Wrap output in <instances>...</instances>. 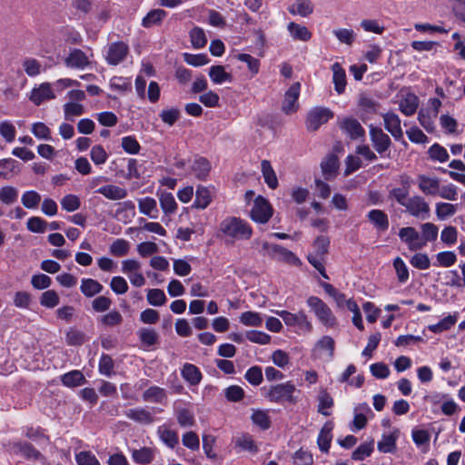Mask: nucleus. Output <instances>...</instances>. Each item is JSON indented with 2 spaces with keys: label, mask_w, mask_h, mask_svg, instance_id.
<instances>
[{
  "label": "nucleus",
  "mask_w": 465,
  "mask_h": 465,
  "mask_svg": "<svg viewBox=\"0 0 465 465\" xmlns=\"http://www.w3.org/2000/svg\"><path fill=\"white\" fill-rule=\"evenodd\" d=\"M288 10L292 15L306 17L313 13V5L311 0H296V3Z\"/></svg>",
  "instance_id": "obj_43"
},
{
  "label": "nucleus",
  "mask_w": 465,
  "mask_h": 465,
  "mask_svg": "<svg viewBox=\"0 0 465 465\" xmlns=\"http://www.w3.org/2000/svg\"><path fill=\"white\" fill-rule=\"evenodd\" d=\"M418 185L420 190L426 195H436L440 190L439 180L424 174L419 175Z\"/></svg>",
  "instance_id": "obj_28"
},
{
  "label": "nucleus",
  "mask_w": 465,
  "mask_h": 465,
  "mask_svg": "<svg viewBox=\"0 0 465 465\" xmlns=\"http://www.w3.org/2000/svg\"><path fill=\"white\" fill-rule=\"evenodd\" d=\"M138 209L142 214L146 215L151 219H157L159 217L157 202L153 197L146 196L139 199Z\"/></svg>",
  "instance_id": "obj_24"
},
{
  "label": "nucleus",
  "mask_w": 465,
  "mask_h": 465,
  "mask_svg": "<svg viewBox=\"0 0 465 465\" xmlns=\"http://www.w3.org/2000/svg\"><path fill=\"white\" fill-rule=\"evenodd\" d=\"M130 249V243L125 239H116L109 247V252L115 257L126 255Z\"/></svg>",
  "instance_id": "obj_58"
},
{
  "label": "nucleus",
  "mask_w": 465,
  "mask_h": 465,
  "mask_svg": "<svg viewBox=\"0 0 465 465\" xmlns=\"http://www.w3.org/2000/svg\"><path fill=\"white\" fill-rule=\"evenodd\" d=\"M41 200V195L36 191L33 190L25 192L21 197L23 205L27 209H36Z\"/></svg>",
  "instance_id": "obj_55"
},
{
  "label": "nucleus",
  "mask_w": 465,
  "mask_h": 465,
  "mask_svg": "<svg viewBox=\"0 0 465 465\" xmlns=\"http://www.w3.org/2000/svg\"><path fill=\"white\" fill-rule=\"evenodd\" d=\"M61 381L64 386L76 387L86 382L84 375L78 370L71 371L61 377Z\"/></svg>",
  "instance_id": "obj_42"
},
{
  "label": "nucleus",
  "mask_w": 465,
  "mask_h": 465,
  "mask_svg": "<svg viewBox=\"0 0 465 465\" xmlns=\"http://www.w3.org/2000/svg\"><path fill=\"white\" fill-rule=\"evenodd\" d=\"M401 187H394L390 190L388 198L397 202L400 205L405 206L410 194L411 182L410 177L403 175L401 177Z\"/></svg>",
  "instance_id": "obj_15"
},
{
  "label": "nucleus",
  "mask_w": 465,
  "mask_h": 465,
  "mask_svg": "<svg viewBox=\"0 0 465 465\" xmlns=\"http://www.w3.org/2000/svg\"><path fill=\"white\" fill-rule=\"evenodd\" d=\"M398 437V430L389 434L383 433L377 444L378 450L382 453H394L397 450Z\"/></svg>",
  "instance_id": "obj_27"
},
{
  "label": "nucleus",
  "mask_w": 465,
  "mask_h": 465,
  "mask_svg": "<svg viewBox=\"0 0 465 465\" xmlns=\"http://www.w3.org/2000/svg\"><path fill=\"white\" fill-rule=\"evenodd\" d=\"M272 214L273 209L269 201L262 195L257 196L251 209V219L257 223L264 224L269 222Z\"/></svg>",
  "instance_id": "obj_7"
},
{
  "label": "nucleus",
  "mask_w": 465,
  "mask_h": 465,
  "mask_svg": "<svg viewBox=\"0 0 465 465\" xmlns=\"http://www.w3.org/2000/svg\"><path fill=\"white\" fill-rule=\"evenodd\" d=\"M160 206L165 214H173L177 210V203L171 193H163L159 197Z\"/></svg>",
  "instance_id": "obj_48"
},
{
  "label": "nucleus",
  "mask_w": 465,
  "mask_h": 465,
  "mask_svg": "<svg viewBox=\"0 0 465 465\" xmlns=\"http://www.w3.org/2000/svg\"><path fill=\"white\" fill-rule=\"evenodd\" d=\"M277 314L287 326L297 327L299 331L310 333L313 330L312 323L303 310L299 311L297 313H292L289 311H279Z\"/></svg>",
  "instance_id": "obj_5"
},
{
  "label": "nucleus",
  "mask_w": 465,
  "mask_h": 465,
  "mask_svg": "<svg viewBox=\"0 0 465 465\" xmlns=\"http://www.w3.org/2000/svg\"><path fill=\"white\" fill-rule=\"evenodd\" d=\"M374 450V440L370 442L361 443L351 453V459L354 460H363L365 458L371 455Z\"/></svg>",
  "instance_id": "obj_53"
},
{
  "label": "nucleus",
  "mask_w": 465,
  "mask_h": 465,
  "mask_svg": "<svg viewBox=\"0 0 465 465\" xmlns=\"http://www.w3.org/2000/svg\"><path fill=\"white\" fill-rule=\"evenodd\" d=\"M190 41L194 49L203 48L207 44V37L203 28L194 26L189 32Z\"/></svg>",
  "instance_id": "obj_46"
},
{
  "label": "nucleus",
  "mask_w": 465,
  "mask_h": 465,
  "mask_svg": "<svg viewBox=\"0 0 465 465\" xmlns=\"http://www.w3.org/2000/svg\"><path fill=\"white\" fill-rule=\"evenodd\" d=\"M400 239L407 243L411 251L420 250L425 242H420V236L414 227H403L399 231Z\"/></svg>",
  "instance_id": "obj_16"
},
{
  "label": "nucleus",
  "mask_w": 465,
  "mask_h": 465,
  "mask_svg": "<svg viewBox=\"0 0 465 465\" xmlns=\"http://www.w3.org/2000/svg\"><path fill=\"white\" fill-rule=\"evenodd\" d=\"M90 62L86 54L78 48L71 49L64 58V64L68 68L84 69Z\"/></svg>",
  "instance_id": "obj_17"
},
{
  "label": "nucleus",
  "mask_w": 465,
  "mask_h": 465,
  "mask_svg": "<svg viewBox=\"0 0 465 465\" xmlns=\"http://www.w3.org/2000/svg\"><path fill=\"white\" fill-rule=\"evenodd\" d=\"M84 113V108L81 104L69 102L64 105V119L74 122L75 116H80Z\"/></svg>",
  "instance_id": "obj_57"
},
{
  "label": "nucleus",
  "mask_w": 465,
  "mask_h": 465,
  "mask_svg": "<svg viewBox=\"0 0 465 465\" xmlns=\"http://www.w3.org/2000/svg\"><path fill=\"white\" fill-rule=\"evenodd\" d=\"M212 82L215 84H222L225 82H232V75L227 73L223 65H213L209 68L208 73Z\"/></svg>",
  "instance_id": "obj_37"
},
{
  "label": "nucleus",
  "mask_w": 465,
  "mask_h": 465,
  "mask_svg": "<svg viewBox=\"0 0 465 465\" xmlns=\"http://www.w3.org/2000/svg\"><path fill=\"white\" fill-rule=\"evenodd\" d=\"M367 219L378 232H384L389 229V217L388 214L382 210H371L367 213Z\"/></svg>",
  "instance_id": "obj_21"
},
{
  "label": "nucleus",
  "mask_w": 465,
  "mask_h": 465,
  "mask_svg": "<svg viewBox=\"0 0 465 465\" xmlns=\"http://www.w3.org/2000/svg\"><path fill=\"white\" fill-rule=\"evenodd\" d=\"M457 321V313L453 315L450 314L441 319L439 322L428 325L427 328L433 333H441L443 331L450 330L456 324Z\"/></svg>",
  "instance_id": "obj_41"
},
{
  "label": "nucleus",
  "mask_w": 465,
  "mask_h": 465,
  "mask_svg": "<svg viewBox=\"0 0 465 465\" xmlns=\"http://www.w3.org/2000/svg\"><path fill=\"white\" fill-rule=\"evenodd\" d=\"M331 70L333 74L332 81L334 84V90L337 94H341L344 93L347 84L345 70L339 63H334L331 65Z\"/></svg>",
  "instance_id": "obj_31"
},
{
  "label": "nucleus",
  "mask_w": 465,
  "mask_h": 465,
  "mask_svg": "<svg viewBox=\"0 0 465 465\" xmlns=\"http://www.w3.org/2000/svg\"><path fill=\"white\" fill-rule=\"evenodd\" d=\"M95 193H100L105 198L113 201L124 199L128 194L125 188L114 184L104 185L98 188Z\"/></svg>",
  "instance_id": "obj_26"
},
{
  "label": "nucleus",
  "mask_w": 465,
  "mask_h": 465,
  "mask_svg": "<svg viewBox=\"0 0 465 465\" xmlns=\"http://www.w3.org/2000/svg\"><path fill=\"white\" fill-rule=\"evenodd\" d=\"M103 288V285L99 282L91 278L83 279L80 286L81 292L86 297L94 296L101 292Z\"/></svg>",
  "instance_id": "obj_45"
},
{
  "label": "nucleus",
  "mask_w": 465,
  "mask_h": 465,
  "mask_svg": "<svg viewBox=\"0 0 465 465\" xmlns=\"http://www.w3.org/2000/svg\"><path fill=\"white\" fill-rule=\"evenodd\" d=\"M260 253L263 256L268 255L272 259H275L291 265L300 266L302 264L301 260L292 251L280 244L263 242L262 243V250L260 251Z\"/></svg>",
  "instance_id": "obj_4"
},
{
  "label": "nucleus",
  "mask_w": 465,
  "mask_h": 465,
  "mask_svg": "<svg viewBox=\"0 0 465 465\" xmlns=\"http://www.w3.org/2000/svg\"><path fill=\"white\" fill-rule=\"evenodd\" d=\"M240 322L245 326L260 327L262 324V319L260 313L247 311L241 314Z\"/></svg>",
  "instance_id": "obj_62"
},
{
  "label": "nucleus",
  "mask_w": 465,
  "mask_h": 465,
  "mask_svg": "<svg viewBox=\"0 0 465 465\" xmlns=\"http://www.w3.org/2000/svg\"><path fill=\"white\" fill-rule=\"evenodd\" d=\"M333 116V112L327 107H314L307 114L305 120L306 128L310 132H315L322 124L332 119Z\"/></svg>",
  "instance_id": "obj_6"
},
{
  "label": "nucleus",
  "mask_w": 465,
  "mask_h": 465,
  "mask_svg": "<svg viewBox=\"0 0 465 465\" xmlns=\"http://www.w3.org/2000/svg\"><path fill=\"white\" fill-rule=\"evenodd\" d=\"M124 415L140 424L149 425L154 422L153 413L142 407L128 409L124 411Z\"/></svg>",
  "instance_id": "obj_22"
},
{
  "label": "nucleus",
  "mask_w": 465,
  "mask_h": 465,
  "mask_svg": "<svg viewBox=\"0 0 465 465\" xmlns=\"http://www.w3.org/2000/svg\"><path fill=\"white\" fill-rule=\"evenodd\" d=\"M420 100L414 93H408L399 104V110L406 116L413 115L418 107Z\"/></svg>",
  "instance_id": "obj_25"
},
{
  "label": "nucleus",
  "mask_w": 465,
  "mask_h": 465,
  "mask_svg": "<svg viewBox=\"0 0 465 465\" xmlns=\"http://www.w3.org/2000/svg\"><path fill=\"white\" fill-rule=\"evenodd\" d=\"M429 156L433 161L445 163L449 160L450 155L445 147L438 143H433L428 150Z\"/></svg>",
  "instance_id": "obj_54"
},
{
  "label": "nucleus",
  "mask_w": 465,
  "mask_h": 465,
  "mask_svg": "<svg viewBox=\"0 0 465 465\" xmlns=\"http://www.w3.org/2000/svg\"><path fill=\"white\" fill-rule=\"evenodd\" d=\"M340 167L339 158L335 153L327 154L321 163V169L326 180L334 178Z\"/></svg>",
  "instance_id": "obj_20"
},
{
  "label": "nucleus",
  "mask_w": 465,
  "mask_h": 465,
  "mask_svg": "<svg viewBox=\"0 0 465 465\" xmlns=\"http://www.w3.org/2000/svg\"><path fill=\"white\" fill-rule=\"evenodd\" d=\"M114 362L112 357L106 353H102L98 362V371L100 374L112 377L114 374Z\"/></svg>",
  "instance_id": "obj_50"
},
{
  "label": "nucleus",
  "mask_w": 465,
  "mask_h": 465,
  "mask_svg": "<svg viewBox=\"0 0 465 465\" xmlns=\"http://www.w3.org/2000/svg\"><path fill=\"white\" fill-rule=\"evenodd\" d=\"M129 54V45L124 41H117L108 45L105 60L110 65H117L124 62Z\"/></svg>",
  "instance_id": "obj_9"
},
{
  "label": "nucleus",
  "mask_w": 465,
  "mask_h": 465,
  "mask_svg": "<svg viewBox=\"0 0 465 465\" xmlns=\"http://www.w3.org/2000/svg\"><path fill=\"white\" fill-rule=\"evenodd\" d=\"M318 412L323 416H330L331 412L328 411L334 405L332 397L326 391H321L318 397Z\"/></svg>",
  "instance_id": "obj_51"
},
{
  "label": "nucleus",
  "mask_w": 465,
  "mask_h": 465,
  "mask_svg": "<svg viewBox=\"0 0 465 465\" xmlns=\"http://www.w3.org/2000/svg\"><path fill=\"white\" fill-rule=\"evenodd\" d=\"M167 16V12L163 9H153L142 20V25L144 28H150L153 25H159Z\"/></svg>",
  "instance_id": "obj_38"
},
{
  "label": "nucleus",
  "mask_w": 465,
  "mask_h": 465,
  "mask_svg": "<svg viewBox=\"0 0 465 465\" xmlns=\"http://www.w3.org/2000/svg\"><path fill=\"white\" fill-rule=\"evenodd\" d=\"M212 202V195L210 190L203 185H198L195 193V199L193 203V208L204 210Z\"/></svg>",
  "instance_id": "obj_33"
},
{
  "label": "nucleus",
  "mask_w": 465,
  "mask_h": 465,
  "mask_svg": "<svg viewBox=\"0 0 465 465\" xmlns=\"http://www.w3.org/2000/svg\"><path fill=\"white\" fill-rule=\"evenodd\" d=\"M296 393H300V391L296 389L292 381H288L272 385L264 395L271 402L295 405L299 401Z\"/></svg>",
  "instance_id": "obj_1"
},
{
  "label": "nucleus",
  "mask_w": 465,
  "mask_h": 465,
  "mask_svg": "<svg viewBox=\"0 0 465 465\" xmlns=\"http://www.w3.org/2000/svg\"><path fill=\"white\" fill-rule=\"evenodd\" d=\"M287 30L294 41L308 42L312 36V32L306 26L295 22H290L287 25Z\"/></svg>",
  "instance_id": "obj_29"
},
{
  "label": "nucleus",
  "mask_w": 465,
  "mask_h": 465,
  "mask_svg": "<svg viewBox=\"0 0 465 465\" xmlns=\"http://www.w3.org/2000/svg\"><path fill=\"white\" fill-rule=\"evenodd\" d=\"M251 420L262 430H267L272 426L271 417L267 410L252 409Z\"/></svg>",
  "instance_id": "obj_34"
},
{
  "label": "nucleus",
  "mask_w": 465,
  "mask_h": 465,
  "mask_svg": "<svg viewBox=\"0 0 465 465\" xmlns=\"http://www.w3.org/2000/svg\"><path fill=\"white\" fill-rule=\"evenodd\" d=\"M9 451L15 454H20L26 459L37 460L40 457V452L28 443H10Z\"/></svg>",
  "instance_id": "obj_30"
},
{
  "label": "nucleus",
  "mask_w": 465,
  "mask_h": 465,
  "mask_svg": "<svg viewBox=\"0 0 465 465\" xmlns=\"http://www.w3.org/2000/svg\"><path fill=\"white\" fill-rule=\"evenodd\" d=\"M123 150L129 154H138L141 151V144L134 135L124 136L121 139Z\"/></svg>",
  "instance_id": "obj_52"
},
{
  "label": "nucleus",
  "mask_w": 465,
  "mask_h": 465,
  "mask_svg": "<svg viewBox=\"0 0 465 465\" xmlns=\"http://www.w3.org/2000/svg\"><path fill=\"white\" fill-rule=\"evenodd\" d=\"M404 207L406 211L414 217L427 219L430 216V206L420 195L410 197Z\"/></svg>",
  "instance_id": "obj_12"
},
{
  "label": "nucleus",
  "mask_w": 465,
  "mask_h": 465,
  "mask_svg": "<svg viewBox=\"0 0 465 465\" xmlns=\"http://www.w3.org/2000/svg\"><path fill=\"white\" fill-rule=\"evenodd\" d=\"M143 400L148 402L164 403L167 400V394L163 388L153 385L143 391Z\"/></svg>",
  "instance_id": "obj_32"
},
{
  "label": "nucleus",
  "mask_w": 465,
  "mask_h": 465,
  "mask_svg": "<svg viewBox=\"0 0 465 465\" xmlns=\"http://www.w3.org/2000/svg\"><path fill=\"white\" fill-rule=\"evenodd\" d=\"M220 231L226 236L236 240H249L252 235V228L245 220L229 216L220 223Z\"/></svg>",
  "instance_id": "obj_2"
},
{
  "label": "nucleus",
  "mask_w": 465,
  "mask_h": 465,
  "mask_svg": "<svg viewBox=\"0 0 465 465\" xmlns=\"http://www.w3.org/2000/svg\"><path fill=\"white\" fill-rule=\"evenodd\" d=\"M20 172L17 161L6 158L0 160V178L11 179Z\"/></svg>",
  "instance_id": "obj_35"
},
{
  "label": "nucleus",
  "mask_w": 465,
  "mask_h": 465,
  "mask_svg": "<svg viewBox=\"0 0 465 465\" xmlns=\"http://www.w3.org/2000/svg\"><path fill=\"white\" fill-rule=\"evenodd\" d=\"M139 340L143 345L151 347L158 341V334L153 329L143 328L138 331Z\"/></svg>",
  "instance_id": "obj_61"
},
{
  "label": "nucleus",
  "mask_w": 465,
  "mask_h": 465,
  "mask_svg": "<svg viewBox=\"0 0 465 465\" xmlns=\"http://www.w3.org/2000/svg\"><path fill=\"white\" fill-rule=\"evenodd\" d=\"M334 428V423L331 420L326 421L317 437V444L322 452H329L331 440H332V430Z\"/></svg>",
  "instance_id": "obj_19"
},
{
  "label": "nucleus",
  "mask_w": 465,
  "mask_h": 465,
  "mask_svg": "<svg viewBox=\"0 0 465 465\" xmlns=\"http://www.w3.org/2000/svg\"><path fill=\"white\" fill-rule=\"evenodd\" d=\"M158 433L161 440L169 448L174 449L179 443V435L175 430L159 427Z\"/></svg>",
  "instance_id": "obj_47"
},
{
  "label": "nucleus",
  "mask_w": 465,
  "mask_h": 465,
  "mask_svg": "<svg viewBox=\"0 0 465 465\" xmlns=\"http://www.w3.org/2000/svg\"><path fill=\"white\" fill-rule=\"evenodd\" d=\"M176 419L182 428H190L195 424L193 413L189 409H181L177 411Z\"/></svg>",
  "instance_id": "obj_63"
},
{
  "label": "nucleus",
  "mask_w": 465,
  "mask_h": 465,
  "mask_svg": "<svg viewBox=\"0 0 465 465\" xmlns=\"http://www.w3.org/2000/svg\"><path fill=\"white\" fill-rule=\"evenodd\" d=\"M181 375L183 380L192 386L198 385L203 379V374L200 369L196 365L189 362L183 365L181 369Z\"/></svg>",
  "instance_id": "obj_23"
},
{
  "label": "nucleus",
  "mask_w": 465,
  "mask_h": 465,
  "mask_svg": "<svg viewBox=\"0 0 465 465\" xmlns=\"http://www.w3.org/2000/svg\"><path fill=\"white\" fill-rule=\"evenodd\" d=\"M338 125L341 131L351 140H358L365 136V130L356 118L344 117L339 122Z\"/></svg>",
  "instance_id": "obj_10"
},
{
  "label": "nucleus",
  "mask_w": 465,
  "mask_h": 465,
  "mask_svg": "<svg viewBox=\"0 0 465 465\" xmlns=\"http://www.w3.org/2000/svg\"><path fill=\"white\" fill-rule=\"evenodd\" d=\"M235 446L251 453H257L259 451L258 446L256 445L252 436L249 433H244L238 438L235 442Z\"/></svg>",
  "instance_id": "obj_56"
},
{
  "label": "nucleus",
  "mask_w": 465,
  "mask_h": 465,
  "mask_svg": "<svg viewBox=\"0 0 465 465\" xmlns=\"http://www.w3.org/2000/svg\"><path fill=\"white\" fill-rule=\"evenodd\" d=\"M55 97L54 92L52 90L50 84L43 83L38 87H35L29 95V100L35 105L41 104L43 102Z\"/></svg>",
  "instance_id": "obj_18"
},
{
  "label": "nucleus",
  "mask_w": 465,
  "mask_h": 465,
  "mask_svg": "<svg viewBox=\"0 0 465 465\" xmlns=\"http://www.w3.org/2000/svg\"><path fill=\"white\" fill-rule=\"evenodd\" d=\"M392 265L395 270L398 282L401 284L406 283L410 278V272L405 262L401 257H396L393 260Z\"/></svg>",
  "instance_id": "obj_49"
},
{
  "label": "nucleus",
  "mask_w": 465,
  "mask_h": 465,
  "mask_svg": "<svg viewBox=\"0 0 465 465\" xmlns=\"http://www.w3.org/2000/svg\"><path fill=\"white\" fill-rule=\"evenodd\" d=\"M118 207L115 211V216L119 221L126 223L135 215V204L133 201L127 200L117 203Z\"/></svg>",
  "instance_id": "obj_36"
},
{
  "label": "nucleus",
  "mask_w": 465,
  "mask_h": 465,
  "mask_svg": "<svg viewBox=\"0 0 465 465\" xmlns=\"http://www.w3.org/2000/svg\"><path fill=\"white\" fill-rule=\"evenodd\" d=\"M132 459L134 462L140 465L150 464L154 459V451L152 448L143 447L132 451Z\"/></svg>",
  "instance_id": "obj_39"
},
{
  "label": "nucleus",
  "mask_w": 465,
  "mask_h": 465,
  "mask_svg": "<svg viewBox=\"0 0 465 465\" xmlns=\"http://www.w3.org/2000/svg\"><path fill=\"white\" fill-rule=\"evenodd\" d=\"M183 57L186 64L195 67L205 65L210 62L206 54L183 53Z\"/></svg>",
  "instance_id": "obj_60"
},
{
  "label": "nucleus",
  "mask_w": 465,
  "mask_h": 465,
  "mask_svg": "<svg viewBox=\"0 0 465 465\" xmlns=\"http://www.w3.org/2000/svg\"><path fill=\"white\" fill-rule=\"evenodd\" d=\"M369 134L374 150L381 157L385 156V153L390 150L392 144L390 136L381 127L377 126H371Z\"/></svg>",
  "instance_id": "obj_8"
},
{
  "label": "nucleus",
  "mask_w": 465,
  "mask_h": 465,
  "mask_svg": "<svg viewBox=\"0 0 465 465\" xmlns=\"http://www.w3.org/2000/svg\"><path fill=\"white\" fill-rule=\"evenodd\" d=\"M86 341V334L75 327H71L65 332V341L70 346H81Z\"/></svg>",
  "instance_id": "obj_44"
},
{
  "label": "nucleus",
  "mask_w": 465,
  "mask_h": 465,
  "mask_svg": "<svg viewBox=\"0 0 465 465\" xmlns=\"http://www.w3.org/2000/svg\"><path fill=\"white\" fill-rule=\"evenodd\" d=\"M306 304L323 326L332 328L337 325L336 316L321 298L311 295L307 298Z\"/></svg>",
  "instance_id": "obj_3"
},
{
  "label": "nucleus",
  "mask_w": 465,
  "mask_h": 465,
  "mask_svg": "<svg viewBox=\"0 0 465 465\" xmlns=\"http://www.w3.org/2000/svg\"><path fill=\"white\" fill-rule=\"evenodd\" d=\"M244 378L251 385L259 386L263 381L262 367L258 365L250 367L246 371Z\"/></svg>",
  "instance_id": "obj_59"
},
{
  "label": "nucleus",
  "mask_w": 465,
  "mask_h": 465,
  "mask_svg": "<svg viewBox=\"0 0 465 465\" xmlns=\"http://www.w3.org/2000/svg\"><path fill=\"white\" fill-rule=\"evenodd\" d=\"M301 84L293 83L285 92L282 110L286 114H291L298 110L297 101L300 96Z\"/></svg>",
  "instance_id": "obj_13"
},
{
  "label": "nucleus",
  "mask_w": 465,
  "mask_h": 465,
  "mask_svg": "<svg viewBox=\"0 0 465 465\" xmlns=\"http://www.w3.org/2000/svg\"><path fill=\"white\" fill-rule=\"evenodd\" d=\"M382 118L384 122V128L396 141H401L404 146H407L408 143L403 139V131L399 115L393 112H387L382 114Z\"/></svg>",
  "instance_id": "obj_11"
},
{
  "label": "nucleus",
  "mask_w": 465,
  "mask_h": 465,
  "mask_svg": "<svg viewBox=\"0 0 465 465\" xmlns=\"http://www.w3.org/2000/svg\"><path fill=\"white\" fill-rule=\"evenodd\" d=\"M78 465H100L98 459L90 450H82L75 455Z\"/></svg>",
  "instance_id": "obj_64"
},
{
  "label": "nucleus",
  "mask_w": 465,
  "mask_h": 465,
  "mask_svg": "<svg viewBox=\"0 0 465 465\" xmlns=\"http://www.w3.org/2000/svg\"><path fill=\"white\" fill-rule=\"evenodd\" d=\"M190 168L195 179L205 182L210 176L212 163L206 157L195 155Z\"/></svg>",
  "instance_id": "obj_14"
},
{
  "label": "nucleus",
  "mask_w": 465,
  "mask_h": 465,
  "mask_svg": "<svg viewBox=\"0 0 465 465\" xmlns=\"http://www.w3.org/2000/svg\"><path fill=\"white\" fill-rule=\"evenodd\" d=\"M262 173L264 178L265 183L271 189H276L279 185L276 173L268 160H262L261 163Z\"/></svg>",
  "instance_id": "obj_40"
}]
</instances>
